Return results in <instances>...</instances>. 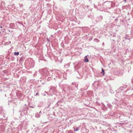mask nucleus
<instances>
[{
    "mask_svg": "<svg viewBox=\"0 0 133 133\" xmlns=\"http://www.w3.org/2000/svg\"><path fill=\"white\" fill-rule=\"evenodd\" d=\"M79 129L77 127L76 128V129L75 128H74V130L75 131H78V130Z\"/></svg>",
    "mask_w": 133,
    "mask_h": 133,
    "instance_id": "7",
    "label": "nucleus"
},
{
    "mask_svg": "<svg viewBox=\"0 0 133 133\" xmlns=\"http://www.w3.org/2000/svg\"><path fill=\"white\" fill-rule=\"evenodd\" d=\"M40 116V114L39 113H37L35 115V116L37 118H39Z\"/></svg>",
    "mask_w": 133,
    "mask_h": 133,
    "instance_id": "3",
    "label": "nucleus"
},
{
    "mask_svg": "<svg viewBox=\"0 0 133 133\" xmlns=\"http://www.w3.org/2000/svg\"><path fill=\"white\" fill-rule=\"evenodd\" d=\"M10 42H11L10 41V42H9V43H10Z\"/></svg>",
    "mask_w": 133,
    "mask_h": 133,
    "instance_id": "18",
    "label": "nucleus"
},
{
    "mask_svg": "<svg viewBox=\"0 0 133 133\" xmlns=\"http://www.w3.org/2000/svg\"><path fill=\"white\" fill-rule=\"evenodd\" d=\"M101 73H103V75H104V70L102 69V72H101Z\"/></svg>",
    "mask_w": 133,
    "mask_h": 133,
    "instance_id": "8",
    "label": "nucleus"
},
{
    "mask_svg": "<svg viewBox=\"0 0 133 133\" xmlns=\"http://www.w3.org/2000/svg\"><path fill=\"white\" fill-rule=\"evenodd\" d=\"M106 4V5L107 6V8H110V7L108 6V5H111V3L110 2H109L107 3Z\"/></svg>",
    "mask_w": 133,
    "mask_h": 133,
    "instance_id": "5",
    "label": "nucleus"
},
{
    "mask_svg": "<svg viewBox=\"0 0 133 133\" xmlns=\"http://www.w3.org/2000/svg\"><path fill=\"white\" fill-rule=\"evenodd\" d=\"M109 106H110V104H109Z\"/></svg>",
    "mask_w": 133,
    "mask_h": 133,
    "instance_id": "17",
    "label": "nucleus"
},
{
    "mask_svg": "<svg viewBox=\"0 0 133 133\" xmlns=\"http://www.w3.org/2000/svg\"><path fill=\"white\" fill-rule=\"evenodd\" d=\"M4 112L3 111V108L2 107H0V115H2L4 117L2 118V119H4L5 116H4V114L3 115Z\"/></svg>",
    "mask_w": 133,
    "mask_h": 133,
    "instance_id": "1",
    "label": "nucleus"
},
{
    "mask_svg": "<svg viewBox=\"0 0 133 133\" xmlns=\"http://www.w3.org/2000/svg\"><path fill=\"white\" fill-rule=\"evenodd\" d=\"M109 106H110V104H109Z\"/></svg>",
    "mask_w": 133,
    "mask_h": 133,
    "instance_id": "16",
    "label": "nucleus"
},
{
    "mask_svg": "<svg viewBox=\"0 0 133 133\" xmlns=\"http://www.w3.org/2000/svg\"><path fill=\"white\" fill-rule=\"evenodd\" d=\"M19 53L18 52H15L14 53V55H15L17 56L19 55Z\"/></svg>",
    "mask_w": 133,
    "mask_h": 133,
    "instance_id": "6",
    "label": "nucleus"
},
{
    "mask_svg": "<svg viewBox=\"0 0 133 133\" xmlns=\"http://www.w3.org/2000/svg\"><path fill=\"white\" fill-rule=\"evenodd\" d=\"M124 87H121L118 89V91L119 92H121L124 90Z\"/></svg>",
    "mask_w": 133,
    "mask_h": 133,
    "instance_id": "2",
    "label": "nucleus"
},
{
    "mask_svg": "<svg viewBox=\"0 0 133 133\" xmlns=\"http://www.w3.org/2000/svg\"><path fill=\"white\" fill-rule=\"evenodd\" d=\"M117 19H116L115 21V22H116V21L117 20Z\"/></svg>",
    "mask_w": 133,
    "mask_h": 133,
    "instance_id": "11",
    "label": "nucleus"
},
{
    "mask_svg": "<svg viewBox=\"0 0 133 133\" xmlns=\"http://www.w3.org/2000/svg\"><path fill=\"white\" fill-rule=\"evenodd\" d=\"M1 32H0V33H1Z\"/></svg>",
    "mask_w": 133,
    "mask_h": 133,
    "instance_id": "19",
    "label": "nucleus"
},
{
    "mask_svg": "<svg viewBox=\"0 0 133 133\" xmlns=\"http://www.w3.org/2000/svg\"><path fill=\"white\" fill-rule=\"evenodd\" d=\"M85 59L84 60V61L86 62H88V58L87 57V56H85L84 57Z\"/></svg>",
    "mask_w": 133,
    "mask_h": 133,
    "instance_id": "4",
    "label": "nucleus"
},
{
    "mask_svg": "<svg viewBox=\"0 0 133 133\" xmlns=\"http://www.w3.org/2000/svg\"><path fill=\"white\" fill-rule=\"evenodd\" d=\"M94 41H95V42H98L99 41V40L98 39H96V38H95L94 39Z\"/></svg>",
    "mask_w": 133,
    "mask_h": 133,
    "instance_id": "9",
    "label": "nucleus"
},
{
    "mask_svg": "<svg viewBox=\"0 0 133 133\" xmlns=\"http://www.w3.org/2000/svg\"><path fill=\"white\" fill-rule=\"evenodd\" d=\"M23 6V5L22 4H21L20 5V7H22Z\"/></svg>",
    "mask_w": 133,
    "mask_h": 133,
    "instance_id": "10",
    "label": "nucleus"
},
{
    "mask_svg": "<svg viewBox=\"0 0 133 133\" xmlns=\"http://www.w3.org/2000/svg\"><path fill=\"white\" fill-rule=\"evenodd\" d=\"M38 94V93H37L36 94V95H37Z\"/></svg>",
    "mask_w": 133,
    "mask_h": 133,
    "instance_id": "13",
    "label": "nucleus"
},
{
    "mask_svg": "<svg viewBox=\"0 0 133 133\" xmlns=\"http://www.w3.org/2000/svg\"><path fill=\"white\" fill-rule=\"evenodd\" d=\"M41 111H40L39 112V113L40 114V113H41Z\"/></svg>",
    "mask_w": 133,
    "mask_h": 133,
    "instance_id": "12",
    "label": "nucleus"
},
{
    "mask_svg": "<svg viewBox=\"0 0 133 133\" xmlns=\"http://www.w3.org/2000/svg\"><path fill=\"white\" fill-rule=\"evenodd\" d=\"M109 106H110V104H109Z\"/></svg>",
    "mask_w": 133,
    "mask_h": 133,
    "instance_id": "15",
    "label": "nucleus"
},
{
    "mask_svg": "<svg viewBox=\"0 0 133 133\" xmlns=\"http://www.w3.org/2000/svg\"><path fill=\"white\" fill-rule=\"evenodd\" d=\"M0 28H2V26H1L0 27Z\"/></svg>",
    "mask_w": 133,
    "mask_h": 133,
    "instance_id": "14",
    "label": "nucleus"
}]
</instances>
